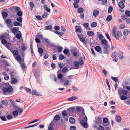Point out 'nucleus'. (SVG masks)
I'll list each match as a JSON object with an SVG mask.
<instances>
[{
  "label": "nucleus",
  "instance_id": "obj_13",
  "mask_svg": "<svg viewBox=\"0 0 130 130\" xmlns=\"http://www.w3.org/2000/svg\"><path fill=\"white\" fill-rule=\"evenodd\" d=\"M75 31L76 32L80 33L81 31V27L80 26H75Z\"/></svg>",
  "mask_w": 130,
  "mask_h": 130
},
{
  "label": "nucleus",
  "instance_id": "obj_49",
  "mask_svg": "<svg viewBox=\"0 0 130 130\" xmlns=\"http://www.w3.org/2000/svg\"><path fill=\"white\" fill-rule=\"evenodd\" d=\"M6 117L8 120L11 119L13 118L11 115H8Z\"/></svg>",
  "mask_w": 130,
  "mask_h": 130
},
{
  "label": "nucleus",
  "instance_id": "obj_10",
  "mask_svg": "<svg viewBox=\"0 0 130 130\" xmlns=\"http://www.w3.org/2000/svg\"><path fill=\"white\" fill-rule=\"evenodd\" d=\"M11 51H11L13 55V56L15 57L16 56L18 55L19 51L18 50H15L13 51V50H11Z\"/></svg>",
  "mask_w": 130,
  "mask_h": 130
},
{
  "label": "nucleus",
  "instance_id": "obj_62",
  "mask_svg": "<svg viewBox=\"0 0 130 130\" xmlns=\"http://www.w3.org/2000/svg\"><path fill=\"white\" fill-rule=\"evenodd\" d=\"M95 50L98 52H99L101 50V48L99 46H97L95 48Z\"/></svg>",
  "mask_w": 130,
  "mask_h": 130
},
{
  "label": "nucleus",
  "instance_id": "obj_56",
  "mask_svg": "<svg viewBox=\"0 0 130 130\" xmlns=\"http://www.w3.org/2000/svg\"><path fill=\"white\" fill-rule=\"evenodd\" d=\"M0 118L3 121H7V119L5 116H1Z\"/></svg>",
  "mask_w": 130,
  "mask_h": 130
},
{
  "label": "nucleus",
  "instance_id": "obj_14",
  "mask_svg": "<svg viewBox=\"0 0 130 130\" xmlns=\"http://www.w3.org/2000/svg\"><path fill=\"white\" fill-rule=\"evenodd\" d=\"M99 11L97 9H95L93 11V14L94 16L96 17L99 14Z\"/></svg>",
  "mask_w": 130,
  "mask_h": 130
},
{
  "label": "nucleus",
  "instance_id": "obj_57",
  "mask_svg": "<svg viewBox=\"0 0 130 130\" xmlns=\"http://www.w3.org/2000/svg\"><path fill=\"white\" fill-rule=\"evenodd\" d=\"M59 59L61 60H62L64 58V56L63 54H60L59 56Z\"/></svg>",
  "mask_w": 130,
  "mask_h": 130
},
{
  "label": "nucleus",
  "instance_id": "obj_2",
  "mask_svg": "<svg viewBox=\"0 0 130 130\" xmlns=\"http://www.w3.org/2000/svg\"><path fill=\"white\" fill-rule=\"evenodd\" d=\"M101 41L103 48L105 50L103 53L104 54H108L110 51V50L109 49L110 48V46L108 44L107 41L105 39H102Z\"/></svg>",
  "mask_w": 130,
  "mask_h": 130
},
{
  "label": "nucleus",
  "instance_id": "obj_34",
  "mask_svg": "<svg viewBox=\"0 0 130 130\" xmlns=\"http://www.w3.org/2000/svg\"><path fill=\"white\" fill-rule=\"evenodd\" d=\"M120 96V99L122 100H125L127 98V96L124 95H122Z\"/></svg>",
  "mask_w": 130,
  "mask_h": 130
},
{
  "label": "nucleus",
  "instance_id": "obj_53",
  "mask_svg": "<svg viewBox=\"0 0 130 130\" xmlns=\"http://www.w3.org/2000/svg\"><path fill=\"white\" fill-rule=\"evenodd\" d=\"M11 81L13 84L16 83L17 82V79L15 78H12Z\"/></svg>",
  "mask_w": 130,
  "mask_h": 130
},
{
  "label": "nucleus",
  "instance_id": "obj_9",
  "mask_svg": "<svg viewBox=\"0 0 130 130\" xmlns=\"http://www.w3.org/2000/svg\"><path fill=\"white\" fill-rule=\"evenodd\" d=\"M118 56L119 58L121 59H122L124 58L123 53L121 51H119L118 52Z\"/></svg>",
  "mask_w": 130,
  "mask_h": 130
},
{
  "label": "nucleus",
  "instance_id": "obj_8",
  "mask_svg": "<svg viewBox=\"0 0 130 130\" xmlns=\"http://www.w3.org/2000/svg\"><path fill=\"white\" fill-rule=\"evenodd\" d=\"M119 7L123 9L125 7L124 3L122 1L119 2L118 4Z\"/></svg>",
  "mask_w": 130,
  "mask_h": 130
},
{
  "label": "nucleus",
  "instance_id": "obj_54",
  "mask_svg": "<svg viewBox=\"0 0 130 130\" xmlns=\"http://www.w3.org/2000/svg\"><path fill=\"white\" fill-rule=\"evenodd\" d=\"M48 15V13L47 12H45L44 13L42 17L43 18H45Z\"/></svg>",
  "mask_w": 130,
  "mask_h": 130
},
{
  "label": "nucleus",
  "instance_id": "obj_17",
  "mask_svg": "<svg viewBox=\"0 0 130 130\" xmlns=\"http://www.w3.org/2000/svg\"><path fill=\"white\" fill-rule=\"evenodd\" d=\"M77 99V98L76 97L74 96H73L72 97H70L68 99V101H72L74 100L75 99Z\"/></svg>",
  "mask_w": 130,
  "mask_h": 130
},
{
  "label": "nucleus",
  "instance_id": "obj_51",
  "mask_svg": "<svg viewBox=\"0 0 130 130\" xmlns=\"http://www.w3.org/2000/svg\"><path fill=\"white\" fill-rule=\"evenodd\" d=\"M25 89L27 92L29 93L31 92V90L30 89L25 87Z\"/></svg>",
  "mask_w": 130,
  "mask_h": 130
},
{
  "label": "nucleus",
  "instance_id": "obj_30",
  "mask_svg": "<svg viewBox=\"0 0 130 130\" xmlns=\"http://www.w3.org/2000/svg\"><path fill=\"white\" fill-rule=\"evenodd\" d=\"M22 18L21 17H18L16 18L17 21L19 22H22Z\"/></svg>",
  "mask_w": 130,
  "mask_h": 130
},
{
  "label": "nucleus",
  "instance_id": "obj_15",
  "mask_svg": "<svg viewBox=\"0 0 130 130\" xmlns=\"http://www.w3.org/2000/svg\"><path fill=\"white\" fill-rule=\"evenodd\" d=\"M115 120L117 122H119L121 121V118L119 116L117 115L116 116Z\"/></svg>",
  "mask_w": 130,
  "mask_h": 130
},
{
  "label": "nucleus",
  "instance_id": "obj_11",
  "mask_svg": "<svg viewBox=\"0 0 130 130\" xmlns=\"http://www.w3.org/2000/svg\"><path fill=\"white\" fill-rule=\"evenodd\" d=\"M5 22L7 25V26L9 27H10L9 25L12 22L11 20L9 18L5 20Z\"/></svg>",
  "mask_w": 130,
  "mask_h": 130
},
{
  "label": "nucleus",
  "instance_id": "obj_26",
  "mask_svg": "<svg viewBox=\"0 0 130 130\" xmlns=\"http://www.w3.org/2000/svg\"><path fill=\"white\" fill-rule=\"evenodd\" d=\"M84 11L82 7L79 8L77 10V12L78 13H82Z\"/></svg>",
  "mask_w": 130,
  "mask_h": 130
},
{
  "label": "nucleus",
  "instance_id": "obj_37",
  "mask_svg": "<svg viewBox=\"0 0 130 130\" xmlns=\"http://www.w3.org/2000/svg\"><path fill=\"white\" fill-rule=\"evenodd\" d=\"M17 15L19 17H21L23 13L21 11H19L17 12Z\"/></svg>",
  "mask_w": 130,
  "mask_h": 130
},
{
  "label": "nucleus",
  "instance_id": "obj_52",
  "mask_svg": "<svg viewBox=\"0 0 130 130\" xmlns=\"http://www.w3.org/2000/svg\"><path fill=\"white\" fill-rule=\"evenodd\" d=\"M40 120L39 119H36L31 122H30L29 124H30L32 123L36 122L38 121H39Z\"/></svg>",
  "mask_w": 130,
  "mask_h": 130
},
{
  "label": "nucleus",
  "instance_id": "obj_36",
  "mask_svg": "<svg viewBox=\"0 0 130 130\" xmlns=\"http://www.w3.org/2000/svg\"><path fill=\"white\" fill-rule=\"evenodd\" d=\"M17 60L18 61H21V58L20 56L17 55L15 57Z\"/></svg>",
  "mask_w": 130,
  "mask_h": 130
},
{
  "label": "nucleus",
  "instance_id": "obj_27",
  "mask_svg": "<svg viewBox=\"0 0 130 130\" xmlns=\"http://www.w3.org/2000/svg\"><path fill=\"white\" fill-rule=\"evenodd\" d=\"M14 26H20L22 25V24H20L17 22H15L14 23Z\"/></svg>",
  "mask_w": 130,
  "mask_h": 130
},
{
  "label": "nucleus",
  "instance_id": "obj_18",
  "mask_svg": "<svg viewBox=\"0 0 130 130\" xmlns=\"http://www.w3.org/2000/svg\"><path fill=\"white\" fill-rule=\"evenodd\" d=\"M18 28L17 27H14L12 29V32L14 34L17 33L18 29Z\"/></svg>",
  "mask_w": 130,
  "mask_h": 130
},
{
  "label": "nucleus",
  "instance_id": "obj_4",
  "mask_svg": "<svg viewBox=\"0 0 130 130\" xmlns=\"http://www.w3.org/2000/svg\"><path fill=\"white\" fill-rule=\"evenodd\" d=\"M12 91L13 88L11 86H9L7 87L4 88L3 89V91L5 94H9Z\"/></svg>",
  "mask_w": 130,
  "mask_h": 130
},
{
  "label": "nucleus",
  "instance_id": "obj_6",
  "mask_svg": "<svg viewBox=\"0 0 130 130\" xmlns=\"http://www.w3.org/2000/svg\"><path fill=\"white\" fill-rule=\"evenodd\" d=\"M84 64V62L82 60L79 61V62H75L74 63V65L76 67H77V68H79V64L83 65Z\"/></svg>",
  "mask_w": 130,
  "mask_h": 130
},
{
  "label": "nucleus",
  "instance_id": "obj_50",
  "mask_svg": "<svg viewBox=\"0 0 130 130\" xmlns=\"http://www.w3.org/2000/svg\"><path fill=\"white\" fill-rule=\"evenodd\" d=\"M37 19L39 20H42V17L40 15H37L36 16Z\"/></svg>",
  "mask_w": 130,
  "mask_h": 130
},
{
  "label": "nucleus",
  "instance_id": "obj_5",
  "mask_svg": "<svg viewBox=\"0 0 130 130\" xmlns=\"http://www.w3.org/2000/svg\"><path fill=\"white\" fill-rule=\"evenodd\" d=\"M118 92L119 95L121 96L122 95H127L128 92L127 90H124L122 88H120L118 89Z\"/></svg>",
  "mask_w": 130,
  "mask_h": 130
},
{
  "label": "nucleus",
  "instance_id": "obj_24",
  "mask_svg": "<svg viewBox=\"0 0 130 130\" xmlns=\"http://www.w3.org/2000/svg\"><path fill=\"white\" fill-rule=\"evenodd\" d=\"M113 9V7L112 6H110L108 8V13H111Z\"/></svg>",
  "mask_w": 130,
  "mask_h": 130
},
{
  "label": "nucleus",
  "instance_id": "obj_43",
  "mask_svg": "<svg viewBox=\"0 0 130 130\" xmlns=\"http://www.w3.org/2000/svg\"><path fill=\"white\" fill-rule=\"evenodd\" d=\"M1 41L2 43L4 45H5L6 43H7V41L6 39H3Z\"/></svg>",
  "mask_w": 130,
  "mask_h": 130
},
{
  "label": "nucleus",
  "instance_id": "obj_47",
  "mask_svg": "<svg viewBox=\"0 0 130 130\" xmlns=\"http://www.w3.org/2000/svg\"><path fill=\"white\" fill-rule=\"evenodd\" d=\"M111 79L114 81L116 82H118V78L117 77H116L113 76H111Z\"/></svg>",
  "mask_w": 130,
  "mask_h": 130
},
{
  "label": "nucleus",
  "instance_id": "obj_28",
  "mask_svg": "<svg viewBox=\"0 0 130 130\" xmlns=\"http://www.w3.org/2000/svg\"><path fill=\"white\" fill-rule=\"evenodd\" d=\"M98 36L100 40H101L102 39H103L104 36L103 35L101 34H99V32H98Z\"/></svg>",
  "mask_w": 130,
  "mask_h": 130
},
{
  "label": "nucleus",
  "instance_id": "obj_35",
  "mask_svg": "<svg viewBox=\"0 0 130 130\" xmlns=\"http://www.w3.org/2000/svg\"><path fill=\"white\" fill-rule=\"evenodd\" d=\"M129 32L128 30L125 29L123 31V34L125 36H126L128 34Z\"/></svg>",
  "mask_w": 130,
  "mask_h": 130
},
{
  "label": "nucleus",
  "instance_id": "obj_1",
  "mask_svg": "<svg viewBox=\"0 0 130 130\" xmlns=\"http://www.w3.org/2000/svg\"><path fill=\"white\" fill-rule=\"evenodd\" d=\"M117 28L114 26L112 30V36L116 40H119V37L122 36V34L121 31L117 30Z\"/></svg>",
  "mask_w": 130,
  "mask_h": 130
},
{
  "label": "nucleus",
  "instance_id": "obj_19",
  "mask_svg": "<svg viewBox=\"0 0 130 130\" xmlns=\"http://www.w3.org/2000/svg\"><path fill=\"white\" fill-rule=\"evenodd\" d=\"M69 122L71 123L74 124L75 122V120L74 118L72 117H71L69 119Z\"/></svg>",
  "mask_w": 130,
  "mask_h": 130
},
{
  "label": "nucleus",
  "instance_id": "obj_55",
  "mask_svg": "<svg viewBox=\"0 0 130 130\" xmlns=\"http://www.w3.org/2000/svg\"><path fill=\"white\" fill-rule=\"evenodd\" d=\"M21 37V36L20 34H17L16 35V37L18 39H20Z\"/></svg>",
  "mask_w": 130,
  "mask_h": 130
},
{
  "label": "nucleus",
  "instance_id": "obj_42",
  "mask_svg": "<svg viewBox=\"0 0 130 130\" xmlns=\"http://www.w3.org/2000/svg\"><path fill=\"white\" fill-rule=\"evenodd\" d=\"M2 15L3 17H6L8 15V14L7 12H3L2 13Z\"/></svg>",
  "mask_w": 130,
  "mask_h": 130
},
{
  "label": "nucleus",
  "instance_id": "obj_64",
  "mask_svg": "<svg viewBox=\"0 0 130 130\" xmlns=\"http://www.w3.org/2000/svg\"><path fill=\"white\" fill-rule=\"evenodd\" d=\"M125 26L123 25H121L120 26V28L121 29H123L125 28Z\"/></svg>",
  "mask_w": 130,
  "mask_h": 130
},
{
  "label": "nucleus",
  "instance_id": "obj_45",
  "mask_svg": "<svg viewBox=\"0 0 130 130\" xmlns=\"http://www.w3.org/2000/svg\"><path fill=\"white\" fill-rule=\"evenodd\" d=\"M38 52L40 54H41L43 52V50L41 48H38Z\"/></svg>",
  "mask_w": 130,
  "mask_h": 130
},
{
  "label": "nucleus",
  "instance_id": "obj_22",
  "mask_svg": "<svg viewBox=\"0 0 130 130\" xmlns=\"http://www.w3.org/2000/svg\"><path fill=\"white\" fill-rule=\"evenodd\" d=\"M1 103H2L3 105H8V101L6 100H2Z\"/></svg>",
  "mask_w": 130,
  "mask_h": 130
},
{
  "label": "nucleus",
  "instance_id": "obj_61",
  "mask_svg": "<svg viewBox=\"0 0 130 130\" xmlns=\"http://www.w3.org/2000/svg\"><path fill=\"white\" fill-rule=\"evenodd\" d=\"M68 71V69L66 67H64L62 70V72L63 73H65L67 71Z\"/></svg>",
  "mask_w": 130,
  "mask_h": 130
},
{
  "label": "nucleus",
  "instance_id": "obj_58",
  "mask_svg": "<svg viewBox=\"0 0 130 130\" xmlns=\"http://www.w3.org/2000/svg\"><path fill=\"white\" fill-rule=\"evenodd\" d=\"M73 5L74 7L75 8H77L79 7V6L78 4L76 3H73Z\"/></svg>",
  "mask_w": 130,
  "mask_h": 130
},
{
  "label": "nucleus",
  "instance_id": "obj_21",
  "mask_svg": "<svg viewBox=\"0 0 130 130\" xmlns=\"http://www.w3.org/2000/svg\"><path fill=\"white\" fill-rule=\"evenodd\" d=\"M38 93L36 91V90H34L32 91V94L33 95H37L38 96H41V95H39L38 94Z\"/></svg>",
  "mask_w": 130,
  "mask_h": 130
},
{
  "label": "nucleus",
  "instance_id": "obj_23",
  "mask_svg": "<svg viewBox=\"0 0 130 130\" xmlns=\"http://www.w3.org/2000/svg\"><path fill=\"white\" fill-rule=\"evenodd\" d=\"M87 34L90 36H92L94 35V34L93 32L92 31H88L87 32Z\"/></svg>",
  "mask_w": 130,
  "mask_h": 130
},
{
  "label": "nucleus",
  "instance_id": "obj_7",
  "mask_svg": "<svg viewBox=\"0 0 130 130\" xmlns=\"http://www.w3.org/2000/svg\"><path fill=\"white\" fill-rule=\"evenodd\" d=\"M112 57L114 61L117 62L118 60V58L116 56V53H113L112 55Z\"/></svg>",
  "mask_w": 130,
  "mask_h": 130
},
{
  "label": "nucleus",
  "instance_id": "obj_20",
  "mask_svg": "<svg viewBox=\"0 0 130 130\" xmlns=\"http://www.w3.org/2000/svg\"><path fill=\"white\" fill-rule=\"evenodd\" d=\"M75 108L74 107H71L68 108L67 109V111L69 113L73 112L74 111Z\"/></svg>",
  "mask_w": 130,
  "mask_h": 130
},
{
  "label": "nucleus",
  "instance_id": "obj_63",
  "mask_svg": "<svg viewBox=\"0 0 130 130\" xmlns=\"http://www.w3.org/2000/svg\"><path fill=\"white\" fill-rule=\"evenodd\" d=\"M70 129L71 130H76V128L74 126H71L70 127Z\"/></svg>",
  "mask_w": 130,
  "mask_h": 130
},
{
  "label": "nucleus",
  "instance_id": "obj_46",
  "mask_svg": "<svg viewBox=\"0 0 130 130\" xmlns=\"http://www.w3.org/2000/svg\"><path fill=\"white\" fill-rule=\"evenodd\" d=\"M52 28V27L51 26L48 25L45 27V29L46 30H49Z\"/></svg>",
  "mask_w": 130,
  "mask_h": 130
},
{
  "label": "nucleus",
  "instance_id": "obj_32",
  "mask_svg": "<svg viewBox=\"0 0 130 130\" xmlns=\"http://www.w3.org/2000/svg\"><path fill=\"white\" fill-rule=\"evenodd\" d=\"M112 18V16L111 15H109L106 18V21H107L109 22L111 21Z\"/></svg>",
  "mask_w": 130,
  "mask_h": 130
},
{
  "label": "nucleus",
  "instance_id": "obj_40",
  "mask_svg": "<svg viewBox=\"0 0 130 130\" xmlns=\"http://www.w3.org/2000/svg\"><path fill=\"white\" fill-rule=\"evenodd\" d=\"M18 111L17 110L13 111L12 112V114L14 116L18 115Z\"/></svg>",
  "mask_w": 130,
  "mask_h": 130
},
{
  "label": "nucleus",
  "instance_id": "obj_59",
  "mask_svg": "<svg viewBox=\"0 0 130 130\" xmlns=\"http://www.w3.org/2000/svg\"><path fill=\"white\" fill-rule=\"evenodd\" d=\"M36 37L38 38H41L42 37V36L41 33H39L36 35Z\"/></svg>",
  "mask_w": 130,
  "mask_h": 130
},
{
  "label": "nucleus",
  "instance_id": "obj_12",
  "mask_svg": "<svg viewBox=\"0 0 130 130\" xmlns=\"http://www.w3.org/2000/svg\"><path fill=\"white\" fill-rule=\"evenodd\" d=\"M77 35L79 37V39L80 41L83 43H85V38L83 37H80V34H77Z\"/></svg>",
  "mask_w": 130,
  "mask_h": 130
},
{
  "label": "nucleus",
  "instance_id": "obj_25",
  "mask_svg": "<svg viewBox=\"0 0 130 130\" xmlns=\"http://www.w3.org/2000/svg\"><path fill=\"white\" fill-rule=\"evenodd\" d=\"M44 8L45 10L47 11L48 12H50V9L49 8H48L47 6V5H44Z\"/></svg>",
  "mask_w": 130,
  "mask_h": 130
},
{
  "label": "nucleus",
  "instance_id": "obj_44",
  "mask_svg": "<svg viewBox=\"0 0 130 130\" xmlns=\"http://www.w3.org/2000/svg\"><path fill=\"white\" fill-rule=\"evenodd\" d=\"M83 109V108L80 107L78 106L76 108V110L78 112L80 111Z\"/></svg>",
  "mask_w": 130,
  "mask_h": 130
},
{
  "label": "nucleus",
  "instance_id": "obj_60",
  "mask_svg": "<svg viewBox=\"0 0 130 130\" xmlns=\"http://www.w3.org/2000/svg\"><path fill=\"white\" fill-rule=\"evenodd\" d=\"M127 18V16L126 15H124L121 17V18L123 20H126Z\"/></svg>",
  "mask_w": 130,
  "mask_h": 130
},
{
  "label": "nucleus",
  "instance_id": "obj_38",
  "mask_svg": "<svg viewBox=\"0 0 130 130\" xmlns=\"http://www.w3.org/2000/svg\"><path fill=\"white\" fill-rule=\"evenodd\" d=\"M126 15L127 16L130 17V11L129 10H126L125 11Z\"/></svg>",
  "mask_w": 130,
  "mask_h": 130
},
{
  "label": "nucleus",
  "instance_id": "obj_31",
  "mask_svg": "<svg viewBox=\"0 0 130 130\" xmlns=\"http://www.w3.org/2000/svg\"><path fill=\"white\" fill-rule=\"evenodd\" d=\"M97 25V23L96 22H93L91 25V27H95Z\"/></svg>",
  "mask_w": 130,
  "mask_h": 130
},
{
  "label": "nucleus",
  "instance_id": "obj_16",
  "mask_svg": "<svg viewBox=\"0 0 130 130\" xmlns=\"http://www.w3.org/2000/svg\"><path fill=\"white\" fill-rule=\"evenodd\" d=\"M7 44L5 45V46L7 48L10 50L11 51H12L11 50H12L13 49L12 48V47L10 46L11 44L8 42Z\"/></svg>",
  "mask_w": 130,
  "mask_h": 130
},
{
  "label": "nucleus",
  "instance_id": "obj_3",
  "mask_svg": "<svg viewBox=\"0 0 130 130\" xmlns=\"http://www.w3.org/2000/svg\"><path fill=\"white\" fill-rule=\"evenodd\" d=\"M87 118L85 117L83 118V119H80V122L81 124L84 128H86L88 127V124L87 123Z\"/></svg>",
  "mask_w": 130,
  "mask_h": 130
},
{
  "label": "nucleus",
  "instance_id": "obj_41",
  "mask_svg": "<svg viewBox=\"0 0 130 130\" xmlns=\"http://www.w3.org/2000/svg\"><path fill=\"white\" fill-rule=\"evenodd\" d=\"M52 124V123L51 122L49 125L48 127V130H53V127L51 125Z\"/></svg>",
  "mask_w": 130,
  "mask_h": 130
},
{
  "label": "nucleus",
  "instance_id": "obj_48",
  "mask_svg": "<svg viewBox=\"0 0 130 130\" xmlns=\"http://www.w3.org/2000/svg\"><path fill=\"white\" fill-rule=\"evenodd\" d=\"M108 120L107 118H104L103 120V122L104 123H106L107 122Z\"/></svg>",
  "mask_w": 130,
  "mask_h": 130
},
{
  "label": "nucleus",
  "instance_id": "obj_29",
  "mask_svg": "<svg viewBox=\"0 0 130 130\" xmlns=\"http://www.w3.org/2000/svg\"><path fill=\"white\" fill-rule=\"evenodd\" d=\"M62 114L63 116L64 117L67 116L68 113L66 110H64L62 112Z\"/></svg>",
  "mask_w": 130,
  "mask_h": 130
},
{
  "label": "nucleus",
  "instance_id": "obj_39",
  "mask_svg": "<svg viewBox=\"0 0 130 130\" xmlns=\"http://www.w3.org/2000/svg\"><path fill=\"white\" fill-rule=\"evenodd\" d=\"M60 117L58 115H56L54 117V119L56 121H58L59 120Z\"/></svg>",
  "mask_w": 130,
  "mask_h": 130
},
{
  "label": "nucleus",
  "instance_id": "obj_33",
  "mask_svg": "<svg viewBox=\"0 0 130 130\" xmlns=\"http://www.w3.org/2000/svg\"><path fill=\"white\" fill-rule=\"evenodd\" d=\"M38 125V123H36L35 124L31 125H30L29 126H28L24 128V129H27V128H28L30 127H34L35 126H37Z\"/></svg>",
  "mask_w": 130,
  "mask_h": 130
}]
</instances>
